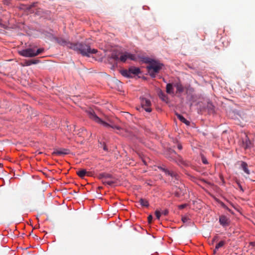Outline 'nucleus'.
<instances>
[{"mask_svg":"<svg viewBox=\"0 0 255 255\" xmlns=\"http://www.w3.org/2000/svg\"><path fill=\"white\" fill-rule=\"evenodd\" d=\"M58 43L63 46H67L70 49H73L83 56L90 57L93 54L98 52V50L94 48H91L89 45L83 43H73L66 41L65 39L59 38L57 39Z\"/></svg>","mask_w":255,"mask_h":255,"instance_id":"1","label":"nucleus"},{"mask_svg":"<svg viewBox=\"0 0 255 255\" xmlns=\"http://www.w3.org/2000/svg\"><path fill=\"white\" fill-rule=\"evenodd\" d=\"M87 114L90 119L105 127L111 128H113L118 134L126 137L130 138L132 136V133L127 128H122L117 125L108 124V123L103 121L95 114V112L92 110L88 111Z\"/></svg>","mask_w":255,"mask_h":255,"instance_id":"2","label":"nucleus"},{"mask_svg":"<svg viewBox=\"0 0 255 255\" xmlns=\"http://www.w3.org/2000/svg\"><path fill=\"white\" fill-rule=\"evenodd\" d=\"M109 60H114L115 62H125L128 59L135 60V56L128 52H120L117 51H114L109 56Z\"/></svg>","mask_w":255,"mask_h":255,"instance_id":"3","label":"nucleus"},{"mask_svg":"<svg viewBox=\"0 0 255 255\" xmlns=\"http://www.w3.org/2000/svg\"><path fill=\"white\" fill-rule=\"evenodd\" d=\"M146 63H149L147 68L150 75L152 77H155L156 74L159 72L162 68L163 64L151 59L147 58L145 60Z\"/></svg>","mask_w":255,"mask_h":255,"instance_id":"4","label":"nucleus"},{"mask_svg":"<svg viewBox=\"0 0 255 255\" xmlns=\"http://www.w3.org/2000/svg\"><path fill=\"white\" fill-rule=\"evenodd\" d=\"M44 51L43 48L35 50L34 48H28L19 52L20 55L25 57H32L38 55Z\"/></svg>","mask_w":255,"mask_h":255,"instance_id":"5","label":"nucleus"},{"mask_svg":"<svg viewBox=\"0 0 255 255\" xmlns=\"http://www.w3.org/2000/svg\"><path fill=\"white\" fill-rule=\"evenodd\" d=\"M140 73L139 68L131 66L128 69H124L121 71V74L124 77L127 78H132L135 75H137Z\"/></svg>","mask_w":255,"mask_h":255,"instance_id":"6","label":"nucleus"},{"mask_svg":"<svg viewBox=\"0 0 255 255\" xmlns=\"http://www.w3.org/2000/svg\"><path fill=\"white\" fill-rule=\"evenodd\" d=\"M25 9L27 11V14H31L34 13L35 15H41L43 13L42 9L40 8H36L35 7V3L29 5L25 6Z\"/></svg>","mask_w":255,"mask_h":255,"instance_id":"7","label":"nucleus"},{"mask_svg":"<svg viewBox=\"0 0 255 255\" xmlns=\"http://www.w3.org/2000/svg\"><path fill=\"white\" fill-rule=\"evenodd\" d=\"M141 107L147 112H151L152 109L151 108V104L149 99L141 97L140 98Z\"/></svg>","mask_w":255,"mask_h":255,"instance_id":"8","label":"nucleus"},{"mask_svg":"<svg viewBox=\"0 0 255 255\" xmlns=\"http://www.w3.org/2000/svg\"><path fill=\"white\" fill-rule=\"evenodd\" d=\"M100 176L104 184L109 185H112L114 184V182L113 181L108 180V178H111L112 176L111 175L103 173L100 174Z\"/></svg>","mask_w":255,"mask_h":255,"instance_id":"9","label":"nucleus"},{"mask_svg":"<svg viewBox=\"0 0 255 255\" xmlns=\"http://www.w3.org/2000/svg\"><path fill=\"white\" fill-rule=\"evenodd\" d=\"M219 223L223 227H226L229 225L230 220L229 218L225 215H221L219 217Z\"/></svg>","mask_w":255,"mask_h":255,"instance_id":"10","label":"nucleus"},{"mask_svg":"<svg viewBox=\"0 0 255 255\" xmlns=\"http://www.w3.org/2000/svg\"><path fill=\"white\" fill-rule=\"evenodd\" d=\"M70 150L66 148H60L59 149L55 150L53 152V154L55 155H67L69 154Z\"/></svg>","mask_w":255,"mask_h":255,"instance_id":"11","label":"nucleus"},{"mask_svg":"<svg viewBox=\"0 0 255 255\" xmlns=\"http://www.w3.org/2000/svg\"><path fill=\"white\" fill-rule=\"evenodd\" d=\"M163 171L165 172L166 175H169L172 177H175L176 179L177 178V174L173 171H170L167 169L163 168Z\"/></svg>","mask_w":255,"mask_h":255,"instance_id":"12","label":"nucleus"},{"mask_svg":"<svg viewBox=\"0 0 255 255\" xmlns=\"http://www.w3.org/2000/svg\"><path fill=\"white\" fill-rule=\"evenodd\" d=\"M174 86L176 89L177 93H181L184 91V87L180 83H177L175 84Z\"/></svg>","mask_w":255,"mask_h":255,"instance_id":"13","label":"nucleus"},{"mask_svg":"<svg viewBox=\"0 0 255 255\" xmlns=\"http://www.w3.org/2000/svg\"><path fill=\"white\" fill-rule=\"evenodd\" d=\"M241 166L242 169L244 170V171L247 174H248V175L250 174V172L248 168V164L246 162H244V161H241Z\"/></svg>","mask_w":255,"mask_h":255,"instance_id":"14","label":"nucleus"},{"mask_svg":"<svg viewBox=\"0 0 255 255\" xmlns=\"http://www.w3.org/2000/svg\"><path fill=\"white\" fill-rule=\"evenodd\" d=\"M39 62V60H26L24 61V63L23 64V66H30L32 64H35L38 63Z\"/></svg>","mask_w":255,"mask_h":255,"instance_id":"15","label":"nucleus"},{"mask_svg":"<svg viewBox=\"0 0 255 255\" xmlns=\"http://www.w3.org/2000/svg\"><path fill=\"white\" fill-rule=\"evenodd\" d=\"M77 175L81 178H84L86 175H88V173L87 172V171L84 169H81L77 172Z\"/></svg>","mask_w":255,"mask_h":255,"instance_id":"16","label":"nucleus"},{"mask_svg":"<svg viewBox=\"0 0 255 255\" xmlns=\"http://www.w3.org/2000/svg\"><path fill=\"white\" fill-rule=\"evenodd\" d=\"M166 92L169 94H174V90L173 88V86L171 84L169 83L166 85Z\"/></svg>","mask_w":255,"mask_h":255,"instance_id":"17","label":"nucleus"},{"mask_svg":"<svg viewBox=\"0 0 255 255\" xmlns=\"http://www.w3.org/2000/svg\"><path fill=\"white\" fill-rule=\"evenodd\" d=\"M176 116H177V118H178V119L181 122L187 125H189L190 122L188 121H187L185 118H184L182 115L178 114H176Z\"/></svg>","mask_w":255,"mask_h":255,"instance_id":"18","label":"nucleus"},{"mask_svg":"<svg viewBox=\"0 0 255 255\" xmlns=\"http://www.w3.org/2000/svg\"><path fill=\"white\" fill-rule=\"evenodd\" d=\"M139 203L141 206H144V207H148V206H149V203H148V201L144 199H142V198L140 199L139 200Z\"/></svg>","mask_w":255,"mask_h":255,"instance_id":"19","label":"nucleus"},{"mask_svg":"<svg viewBox=\"0 0 255 255\" xmlns=\"http://www.w3.org/2000/svg\"><path fill=\"white\" fill-rule=\"evenodd\" d=\"M225 244V242L223 241H220L218 244H217L215 247V249L214 251V254H215L217 250H218L219 248L222 247Z\"/></svg>","mask_w":255,"mask_h":255,"instance_id":"20","label":"nucleus"},{"mask_svg":"<svg viewBox=\"0 0 255 255\" xmlns=\"http://www.w3.org/2000/svg\"><path fill=\"white\" fill-rule=\"evenodd\" d=\"M159 97L163 101H166L167 100L166 95L161 91L159 93Z\"/></svg>","mask_w":255,"mask_h":255,"instance_id":"21","label":"nucleus"},{"mask_svg":"<svg viewBox=\"0 0 255 255\" xmlns=\"http://www.w3.org/2000/svg\"><path fill=\"white\" fill-rule=\"evenodd\" d=\"M251 142L250 140H246L245 145V148L247 149L250 147Z\"/></svg>","mask_w":255,"mask_h":255,"instance_id":"22","label":"nucleus"},{"mask_svg":"<svg viewBox=\"0 0 255 255\" xmlns=\"http://www.w3.org/2000/svg\"><path fill=\"white\" fill-rule=\"evenodd\" d=\"M155 216H156V218L157 219H160V216H161V213L160 212V211L156 210L155 212Z\"/></svg>","mask_w":255,"mask_h":255,"instance_id":"23","label":"nucleus"},{"mask_svg":"<svg viewBox=\"0 0 255 255\" xmlns=\"http://www.w3.org/2000/svg\"><path fill=\"white\" fill-rule=\"evenodd\" d=\"M202 162L205 164H207L208 163L207 159L204 156H202Z\"/></svg>","mask_w":255,"mask_h":255,"instance_id":"24","label":"nucleus"},{"mask_svg":"<svg viewBox=\"0 0 255 255\" xmlns=\"http://www.w3.org/2000/svg\"><path fill=\"white\" fill-rule=\"evenodd\" d=\"M186 206V204L180 205L179 206V208L180 209H182L184 208Z\"/></svg>","mask_w":255,"mask_h":255,"instance_id":"25","label":"nucleus"},{"mask_svg":"<svg viewBox=\"0 0 255 255\" xmlns=\"http://www.w3.org/2000/svg\"><path fill=\"white\" fill-rule=\"evenodd\" d=\"M4 4L8 5L9 3V0H3Z\"/></svg>","mask_w":255,"mask_h":255,"instance_id":"26","label":"nucleus"},{"mask_svg":"<svg viewBox=\"0 0 255 255\" xmlns=\"http://www.w3.org/2000/svg\"><path fill=\"white\" fill-rule=\"evenodd\" d=\"M222 207L226 209L227 210H228L229 212H231V210L229 209L224 204H222Z\"/></svg>","mask_w":255,"mask_h":255,"instance_id":"27","label":"nucleus"},{"mask_svg":"<svg viewBox=\"0 0 255 255\" xmlns=\"http://www.w3.org/2000/svg\"><path fill=\"white\" fill-rule=\"evenodd\" d=\"M177 147H178V148L179 150H181V149H182V145H181V144H178L177 145Z\"/></svg>","mask_w":255,"mask_h":255,"instance_id":"28","label":"nucleus"},{"mask_svg":"<svg viewBox=\"0 0 255 255\" xmlns=\"http://www.w3.org/2000/svg\"><path fill=\"white\" fill-rule=\"evenodd\" d=\"M152 217L151 215H150L148 217V220L149 222H151V221L152 220Z\"/></svg>","mask_w":255,"mask_h":255,"instance_id":"29","label":"nucleus"},{"mask_svg":"<svg viewBox=\"0 0 255 255\" xmlns=\"http://www.w3.org/2000/svg\"><path fill=\"white\" fill-rule=\"evenodd\" d=\"M162 214H164V215H166L168 214V211L167 210H164L162 212Z\"/></svg>","mask_w":255,"mask_h":255,"instance_id":"30","label":"nucleus"},{"mask_svg":"<svg viewBox=\"0 0 255 255\" xmlns=\"http://www.w3.org/2000/svg\"><path fill=\"white\" fill-rule=\"evenodd\" d=\"M179 162L181 164H184V161L182 159H180Z\"/></svg>","mask_w":255,"mask_h":255,"instance_id":"31","label":"nucleus"},{"mask_svg":"<svg viewBox=\"0 0 255 255\" xmlns=\"http://www.w3.org/2000/svg\"><path fill=\"white\" fill-rule=\"evenodd\" d=\"M217 236L213 238V242H214V241L216 240V239H217Z\"/></svg>","mask_w":255,"mask_h":255,"instance_id":"32","label":"nucleus"},{"mask_svg":"<svg viewBox=\"0 0 255 255\" xmlns=\"http://www.w3.org/2000/svg\"><path fill=\"white\" fill-rule=\"evenodd\" d=\"M182 220H183V222H185V221H186V219H183Z\"/></svg>","mask_w":255,"mask_h":255,"instance_id":"33","label":"nucleus"},{"mask_svg":"<svg viewBox=\"0 0 255 255\" xmlns=\"http://www.w3.org/2000/svg\"><path fill=\"white\" fill-rule=\"evenodd\" d=\"M182 220H183V222H185V221H186V219H183Z\"/></svg>","mask_w":255,"mask_h":255,"instance_id":"34","label":"nucleus"}]
</instances>
